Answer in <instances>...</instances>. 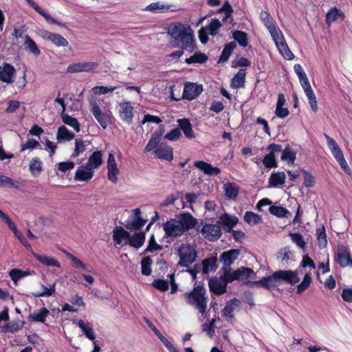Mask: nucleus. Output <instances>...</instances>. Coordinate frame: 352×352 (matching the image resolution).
<instances>
[{
	"instance_id": "obj_1",
	"label": "nucleus",
	"mask_w": 352,
	"mask_h": 352,
	"mask_svg": "<svg viewBox=\"0 0 352 352\" xmlns=\"http://www.w3.org/2000/svg\"><path fill=\"white\" fill-rule=\"evenodd\" d=\"M300 270H278L272 275L263 277L260 280H254L252 283L253 287H262L267 290H272L280 284L285 283L296 285L300 280L298 274Z\"/></svg>"
},
{
	"instance_id": "obj_2",
	"label": "nucleus",
	"mask_w": 352,
	"mask_h": 352,
	"mask_svg": "<svg viewBox=\"0 0 352 352\" xmlns=\"http://www.w3.org/2000/svg\"><path fill=\"white\" fill-rule=\"evenodd\" d=\"M168 33L175 46L190 52L195 49L193 31L190 25L181 23L172 24L168 29Z\"/></svg>"
},
{
	"instance_id": "obj_3",
	"label": "nucleus",
	"mask_w": 352,
	"mask_h": 352,
	"mask_svg": "<svg viewBox=\"0 0 352 352\" xmlns=\"http://www.w3.org/2000/svg\"><path fill=\"white\" fill-rule=\"evenodd\" d=\"M186 303L204 314L207 308L208 296L206 289L202 286H197L190 292L184 294Z\"/></svg>"
},
{
	"instance_id": "obj_4",
	"label": "nucleus",
	"mask_w": 352,
	"mask_h": 352,
	"mask_svg": "<svg viewBox=\"0 0 352 352\" xmlns=\"http://www.w3.org/2000/svg\"><path fill=\"white\" fill-rule=\"evenodd\" d=\"M277 48L283 56L287 60H292L294 57L287 45L283 34L280 28L275 25L268 30Z\"/></svg>"
},
{
	"instance_id": "obj_5",
	"label": "nucleus",
	"mask_w": 352,
	"mask_h": 352,
	"mask_svg": "<svg viewBox=\"0 0 352 352\" xmlns=\"http://www.w3.org/2000/svg\"><path fill=\"white\" fill-rule=\"evenodd\" d=\"M90 111L98 124L104 129H107L111 122V112L106 107L101 108L96 100L89 102Z\"/></svg>"
},
{
	"instance_id": "obj_6",
	"label": "nucleus",
	"mask_w": 352,
	"mask_h": 352,
	"mask_svg": "<svg viewBox=\"0 0 352 352\" xmlns=\"http://www.w3.org/2000/svg\"><path fill=\"white\" fill-rule=\"evenodd\" d=\"M178 255L179 256V265L183 267H189L196 260L197 252L194 245L183 243L178 248Z\"/></svg>"
},
{
	"instance_id": "obj_7",
	"label": "nucleus",
	"mask_w": 352,
	"mask_h": 352,
	"mask_svg": "<svg viewBox=\"0 0 352 352\" xmlns=\"http://www.w3.org/2000/svg\"><path fill=\"white\" fill-rule=\"evenodd\" d=\"M324 137L327 140L328 147L330 149L334 158L336 160L344 171L346 173H349L351 170L344 157L343 153L338 145L337 142L327 134H324Z\"/></svg>"
},
{
	"instance_id": "obj_8",
	"label": "nucleus",
	"mask_w": 352,
	"mask_h": 352,
	"mask_svg": "<svg viewBox=\"0 0 352 352\" xmlns=\"http://www.w3.org/2000/svg\"><path fill=\"white\" fill-rule=\"evenodd\" d=\"M163 228L166 236L177 237L183 234V227L177 219H172L163 224Z\"/></svg>"
},
{
	"instance_id": "obj_9",
	"label": "nucleus",
	"mask_w": 352,
	"mask_h": 352,
	"mask_svg": "<svg viewBox=\"0 0 352 352\" xmlns=\"http://www.w3.org/2000/svg\"><path fill=\"white\" fill-rule=\"evenodd\" d=\"M202 236L211 241L217 240L221 236V230L219 225L206 223L200 230Z\"/></svg>"
},
{
	"instance_id": "obj_10",
	"label": "nucleus",
	"mask_w": 352,
	"mask_h": 352,
	"mask_svg": "<svg viewBox=\"0 0 352 352\" xmlns=\"http://www.w3.org/2000/svg\"><path fill=\"white\" fill-rule=\"evenodd\" d=\"M98 63L96 62H79L74 63L69 65L67 67V72L69 73L76 72H90L98 67Z\"/></svg>"
},
{
	"instance_id": "obj_11",
	"label": "nucleus",
	"mask_w": 352,
	"mask_h": 352,
	"mask_svg": "<svg viewBox=\"0 0 352 352\" xmlns=\"http://www.w3.org/2000/svg\"><path fill=\"white\" fill-rule=\"evenodd\" d=\"M16 73L14 66L4 63L3 66H0V81L7 84L12 83L15 80Z\"/></svg>"
},
{
	"instance_id": "obj_12",
	"label": "nucleus",
	"mask_w": 352,
	"mask_h": 352,
	"mask_svg": "<svg viewBox=\"0 0 352 352\" xmlns=\"http://www.w3.org/2000/svg\"><path fill=\"white\" fill-rule=\"evenodd\" d=\"M228 283L221 278V274L218 277L211 278L208 282L210 291L215 295H221L226 292Z\"/></svg>"
},
{
	"instance_id": "obj_13",
	"label": "nucleus",
	"mask_w": 352,
	"mask_h": 352,
	"mask_svg": "<svg viewBox=\"0 0 352 352\" xmlns=\"http://www.w3.org/2000/svg\"><path fill=\"white\" fill-rule=\"evenodd\" d=\"M203 91L201 85L194 82H186L184 85L183 98L188 100L196 98Z\"/></svg>"
},
{
	"instance_id": "obj_14",
	"label": "nucleus",
	"mask_w": 352,
	"mask_h": 352,
	"mask_svg": "<svg viewBox=\"0 0 352 352\" xmlns=\"http://www.w3.org/2000/svg\"><path fill=\"white\" fill-rule=\"evenodd\" d=\"M40 35L43 38L50 40L57 47H67L69 45L67 40L60 34L50 32L47 30H41Z\"/></svg>"
},
{
	"instance_id": "obj_15",
	"label": "nucleus",
	"mask_w": 352,
	"mask_h": 352,
	"mask_svg": "<svg viewBox=\"0 0 352 352\" xmlns=\"http://www.w3.org/2000/svg\"><path fill=\"white\" fill-rule=\"evenodd\" d=\"M107 177L109 180H110L113 184H116L118 182V175L120 173V170L118 168L115 157L112 153H109L107 160Z\"/></svg>"
},
{
	"instance_id": "obj_16",
	"label": "nucleus",
	"mask_w": 352,
	"mask_h": 352,
	"mask_svg": "<svg viewBox=\"0 0 352 352\" xmlns=\"http://www.w3.org/2000/svg\"><path fill=\"white\" fill-rule=\"evenodd\" d=\"M155 156L162 160L170 162L173 159V151L171 146L166 143H160L154 151Z\"/></svg>"
},
{
	"instance_id": "obj_17",
	"label": "nucleus",
	"mask_w": 352,
	"mask_h": 352,
	"mask_svg": "<svg viewBox=\"0 0 352 352\" xmlns=\"http://www.w3.org/2000/svg\"><path fill=\"white\" fill-rule=\"evenodd\" d=\"M129 233L121 226H116L113 231V239L116 245H127Z\"/></svg>"
},
{
	"instance_id": "obj_18",
	"label": "nucleus",
	"mask_w": 352,
	"mask_h": 352,
	"mask_svg": "<svg viewBox=\"0 0 352 352\" xmlns=\"http://www.w3.org/2000/svg\"><path fill=\"white\" fill-rule=\"evenodd\" d=\"M237 274L239 276L238 280L252 287L251 283L253 281L250 280V279H253L256 277V273L253 270L249 267H240L237 269Z\"/></svg>"
},
{
	"instance_id": "obj_19",
	"label": "nucleus",
	"mask_w": 352,
	"mask_h": 352,
	"mask_svg": "<svg viewBox=\"0 0 352 352\" xmlns=\"http://www.w3.org/2000/svg\"><path fill=\"white\" fill-rule=\"evenodd\" d=\"M144 11L151 12L153 13H162L165 12H174L176 11L177 9L175 6L172 5H166L163 4L160 1L152 3L148 5L143 9Z\"/></svg>"
},
{
	"instance_id": "obj_20",
	"label": "nucleus",
	"mask_w": 352,
	"mask_h": 352,
	"mask_svg": "<svg viewBox=\"0 0 352 352\" xmlns=\"http://www.w3.org/2000/svg\"><path fill=\"white\" fill-rule=\"evenodd\" d=\"M134 214V218L132 220H128L126 228L129 230H138L142 228L144 224L146 223V221L144 220L141 218V210L139 208H135L133 210Z\"/></svg>"
},
{
	"instance_id": "obj_21",
	"label": "nucleus",
	"mask_w": 352,
	"mask_h": 352,
	"mask_svg": "<svg viewBox=\"0 0 352 352\" xmlns=\"http://www.w3.org/2000/svg\"><path fill=\"white\" fill-rule=\"evenodd\" d=\"M240 305V300L237 298H232L226 302V306L222 309V315L226 317L227 320H231L234 318V312Z\"/></svg>"
},
{
	"instance_id": "obj_22",
	"label": "nucleus",
	"mask_w": 352,
	"mask_h": 352,
	"mask_svg": "<svg viewBox=\"0 0 352 352\" xmlns=\"http://www.w3.org/2000/svg\"><path fill=\"white\" fill-rule=\"evenodd\" d=\"M94 170L87 164L80 166L76 171L75 179L81 182H87L93 177Z\"/></svg>"
},
{
	"instance_id": "obj_23",
	"label": "nucleus",
	"mask_w": 352,
	"mask_h": 352,
	"mask_svg": "<svg viewBox=\"0 0 352 352\" xmlns=\"http://www.w3.org/2000/svg\"><path fill=\"white\" fill-rule=\"evenodd\" d=\"M240 254L238 249H231L228 251L223 252L220 256V261L225 265L224 267H230L236 261Z\"/></svg>"
},
{
	"instance_id": "obj_24",
	"label": "nucleus",
	"mask_w": 352,
	"mask_h": 352,
	"mask_svg": "<svg viewBox=\"0 0 352 352\" xmlns=\"http://www.w3.org/2000/svg\"><path fill=\"white\" fill-rule=\"evenodd\" d=\"M335 259L342 267H345L352 263L349 252L343 247L338 248Z\"/></svg>"
},
{
	"instance_id": "obj_25",
	"label": "nucleus",
	"mask_w": 352,
	"mask_h": 352,
	"mask_svg": "<svg viewBox=\"0 0 352 352\" xmlns=\"http://www.w3.org/2000/svg\"><path fill=\"white\" fill-rule=\"evenodd\" d=\"M178 222L181 223L183 227V230H186L193 228L197 223V221L194 218L189 212H185L181 214L178 217Z\"/></svg>"
},
{
	"instance_id": "obj_26",
	"label": "nucleus",
	"mask_w": 352,
	"mask_h": 352,
	"mask_svg": "<svg viewBox=\"0 0 352 352\" xmlns=\"http://www.w3.org/2000/svg\"><path fill=\"white\" fill-rule=\"evenodd\" d=\"M25 1L34 10H36L38 13L43 16L49 23L57 24L63 27L65 26L63 23L58 22L57 20L51 16L47 12H45L43 8H41L38 5H37L34 1Z\"/></svg>"
},
{
	"instance_id": "obj_27",
	"label": "nucleus",
	"mask_w": 352,
	"mask_h": 352,
	"mask_svg": "<svg viewBox=\"0 0 352 352\" xmlns=\"http://www.w3.org/2000/svg\"><path fill=\"white\" fill-rule=\"evenodd\" d=\"M194 166L208 175H217L221 173V170L217 167H212L210 164L204 161H196Z\"/></svg>"
},
{
	"instance_id": "obj_28",
	"label": "nucleus",
	"mask_w": 352,
	"mask_h": 352,
	"mask_svg": "<svg viewBox=\"0 0 352 352\" xmlns=\"http://www.w3.org/2000/svg\"><path fill=\"white\" fill-rule=\"evenodd\" d=\"M133 108L129 102H124L120 104V115L124 121L131 123L133 120Z\"/></svg>"
},
{
	"instance_id": "obj_29",
	"label": "nucleus",
	"mask_w": 352,
	"mask_h": 352,
	"mask_svg": "<svg viewBox=\"0 0 352 352\" xmlns=\"http://www.w3.org/2000/svg\"><path fill=\"white\" fill-rule=\"evenodd\" d=\"M76 324L82 331L86 338L92 341L95 340L96 335L94 331L91 322L83 320H79Z\"/></svg>"
},
{
	"instance_id": "obj_30",
	"label": "nucleus",
	"mask_w": 352,
	"mask_h": 352,
	"mask_svg": "<svg viewBox=\"0 0 352 352\" xmlns=\"http://www.w3.org/2000/svg\"><path fill=\"white\" fill-rule=\"evenodd\" d=\"M177 123L186 138L192 140L195 138V133L192 130V126L190 121L186 118L178 119Z\"/></svg>"
},
{
	"instance_id": "obj_31",
	"label": "nucleus",
	"mask_w": 352,
	"mask_h": 352,
	"mask_svg": "<svg viewBox=\"0 0 352 352\" xmlns=\"http://www.w3.org/2000/svg\"><path fill=\"white\" fill-rule=\"evenodd\" d=\"M223 190L228 199L234 200L239 195V188L234 183L227 182L223 185Z\"/></svg>"
},
{
	"instance_id": "obj_32",
	"label": "nucleus",
	"mask_w": 352,
	"mask_h": 352,
	"mask_svg": "<svg viewBox=\"0 0 352 352\" xmlns=\"http://www.w3.org/2000/svg\"><path fill=\"white\" fill-rule=\"evenodd\" d=\"M238 221V218L235 216L223 214L219 217L217 223L218 224H221L229 230H231L236 225Z\"/></svg>"
},
{
	"instance_id": "obj_33",
	"label": "nucleus",
	"mask_w": 352,
	"mask_h": 352,
	"mask_svg": "<svg viewBox=\"0 0 352 352\" xmlns=\"http://www.w3.org/2000/svg\"><path fill=\"white\" fill-rule=\"evenodd\" d=\"M103 162L102 153L101 151H94L89 157L87 163L93 169L99 168Z\"/></svg>"
},
{
	"instance_id": "obj_34",
	"label": "nucleus",
	"mask_w": 352,
	"mask_h": 352,
	"mask_svg": "<svg viewBox=\"0 0 352 352\" xmlns=\"http://www.w3.org/2000/svg\"><path fill=\"white\" fill-rule=\"evenodd\" d=\"M344 17V13L337 8L336 7L331 8L326 14V23L328 25L337 21L338 19H343Z\"/></svg>"
},
{
	"instance_id": "obj_35",
	"label": "nucleus",
	"mask_w": 352,
	"mask_h": 352,
	"mask_svg": "<svg viewBox=\"0 0 352 352\" xmlns=\"http://www.w3.org/2000/svg\"><path fill=\"white\" fill-rule=\"evenodd\" d=\"M221 278H223L227 283L238 280L239 279L237 270H233L230 267H223L221 269Z\"/></svg>"
},
{
	"instance_id": "obj_36",
	"label": "nucleus",
	"mask_w": 352,
	"mask_h": 352,
	"mask_svg": "<svg viewBox=\"0 0 352 352\" xmlns=\"http://www.w3.org/2000/svg\"><path fill=\"white\" fill-rule=\"evenodd\" d=\"M145 241V234L143 232L135 233L133 235L129 234L128 244L131 246L138 249L141 248Z\"/></svg>"
},
{
	"instance_id": "obj_37",
	"label": "nucleus",
	"mask_w": 352,
	"mask_h": 352,
	"mask_svg": "<svg viewBox=\"0 0 352 352\" xmlns=\"http://www.w3.org/2000/svg\"><path fill=\"white\" fill-rule=\"evenodd\" d=\"M246 72L244 69H241L234 75L231 82V87L235 89L244 87Z\"/></svg>"
},
{
	"instance_id": "obj_38",
	"label": "nucleus",
	"mask_w": 352,
	"mask_h": 352,
	"mask_svg": "<svg viewBox=\"0 0 352 352\" xmlns=\"http://www.w3.org/2000/svg\"><path fill=\"white\" fill-rule=\"evenodd\" d=\"M74 136V133L69 131L65 126L58 127L56 135V139L58 142L72 140Z\"/></svg>"
},
{
	"instance_id": "obj_39",
	"label": "nucleus",
	"mask_w": 352,
	"mask_h": 352,
	"mask_svg": "<svg viewBox=\"0 0 352 352\" xmlns=\"http://www.w3.org/2000/svg\"><path fill=\"white\" fill-rule=\"evenodd\" d=\"M49 313V310L43 307L38 310V311H34L30 314L29 316V320L34 322H44Z\"/></svg>"
},
{
	"instance_id": "obj_40",
	"label": "nucleus",
	"mask_w": 352,
	"mask_h": 352,
	"mask_svg": "<svg viewBox=\"0 0 352 352\" xmlns=\"http://www.w3.org/2000/svg\"><path fill=\"white\" fill-rule=\"evenodd\" d=\"M162 133L161 132H155L152 134L151 139L149 140L148 142L147 143L144 151L146 152H149L151 151H155L156 148L160 144V141L162 138Z\"/></svg>"
},
{
	"instance_id": "obj_41",
	"label": "nucleus",
	"mask_w": 352,
	"mask_h": 352,
	"mask_svg": "<svg viewBox=\"0 0 352 352\" xmlns=\"http://www.w3.org/2000/svg\"><path fill=\"white\" fill-rule=\"evenodd\" d=\"M60 117L65 124L72 127L76 132L80 131V124L75 118L70 116L65 112H61Z\"/></svg>"
},
{
	"instance_id": "obj_42",
	"label": "nucleus",
	"mask_w": 352,
	"mask_h": 352,
	"mask_svg": "<svg viewBox=\"0 0 352 352\" xmlns=\"http://www.w3.org/2000/svg\"><path fill=\"white\" fill-rule=\"evenodd\" d=\"M24 38L25 48L34 55L36 56H38L41 53V51L33 39H32L28 35H25Z\"/></svg>"
},
{
	"instance_id": "obj_43",
	"label": "nucleus",
	"mask_w": 352,
	"mask_h": 352,
	"mask_svg": "<svg viewBox=\"0 0 352 352\" xmlns=\"http://www.w3.org/2000/svg\"><path fill=\"white\" fill-rule=\"evenodd\" d=\"M236 47V44L235 41L227 43L222 51L221 55L219 59V63L227 61Z\"/></svg>"
},
{
	"instance_id": "obj_44",
	"label": "nucleus",
	"mask_w": 352,
	"mask_h": 352,
	"mask_svg": "<svg viewBox=\"0 0 352 352\" xmlns=\"http://www.w3.org/2000/svg\"><path fill=\"white\" fill-rule=\"evenodd\" d=\"M269 210L271 214L278 217L289 218L292 217V213L282 206H272L270 207Z\"/></svg>"
},
{
	"instance_id": "obj_45",
	"label": "nucleus",
	"mask_w": 352,
	"mask_h": 352,
	"mask_svg": "<svg viewBox=\"0 0 352 352\" xmlns=\"http://www.w3.org/2000/svg\"><path fill=\"white\" fill-rule=\"evenodd\" d=\"M34 257L41 263L48 266L60 267V263L53 257L34 253Z\"/></svg>"
},
{
	"instance_id": "obj_46",
	"label": "nucleus",
	"mask_w": 352,
	"mask_h": 352,
	"mask_svg": "<svg viewBox=\"0 0 352 352\" xmlns=\"http://www.w3.org/2000/svg\"><path fill=\"white\" fill-rule=\"evenodd\" d=\"M281 160L287 162L289 164H293L296 160V152L289 146H287L282 149Z\"/></svg>"
},
{
	"instance_id": "obj_47",
	"label": "nucleus",
	"mask_w": 352,
	"mask_h": 352,
	"mask_svg": "<svg viewBox=\"0 0 352 352\" xmlns=\"http://www.w3.org/2000/svg\"><path fill=\"white\" fill-rule=\"evenodd\" d=\"M217 258L214 257H210L207 259H204L201 265L202 273L206 274L210 272L215 270L216 269Z\"/></svg>"
},
{
	"instance_id": "obj_48",
	"label": "nucleus",
	"mask_w": 352,
	"mask_h": 352,
	"mask_svg": "<svg viewBox=\"0 0 352 352\" xmlns=\"http://www.w3.org/2000/svg\"><path fill=\"white\" fill-rule=\"evenodd\" d=\"M42 291L36 292L33 294L34 297H48L51 296L52 294L55 293L56 291V284L53 283L52 285H50L49 287H46L44 285H41Z\"/></svg>"
},
{
	"instance_id": "obj_49",
	"label": "nucleus",
	"mask_w": 352,
	"mask_h": 352,
	"mask_svg": "<svg viewBox=\"0 0 352 352\" xmlns=\"http://www.w3.org/2000/svg\"><path fill=\"white\" fill-rule=\"evenodd\" d=\"M286 179L285 174L283 172H278L272 174L269 179V184L272 186H277L285 183Z\"/></svg>"
},
{
	"instance_id": "obj_50",
	"label": "nucleus",
	"mask_w": 352,
	"mask_h": 352,
	"mask_svg": "<svg viewBox=\"0 0 352 352\" xmlns=\"http://www.w3.org/2000/svg\"><path fill=\"white\" fill-rule=\"evenodd\" d=\"M311 280L312 278L311 274L309 272L305 273L303 280L300 284L297 285L296 293L300 294L307 289L311 283Z\"/></svg>"
},
{
	"instance_id": "obj_51",
	"label": "nucleus",
	"mask_w": 352,
	"mask_h": 352,
	"mask_svg": "<svg viewBox=\"0 0 352 352\" xmlns=\"http://www.w3.org/2000/svg\"><path fill=\"white\" fill-rule=\"evenodd\" d=\"M31 273L28 271H22L19 269H12L9 272V276L11 278L12 280L14 283L15 285H16V283L21 278L28 276L30 275Z\"/></svg>"
},
{
	"instance_id": "obj_52",
	"label": "nucleus",
	"mask_w": 352,
	"mask_h": 352,
	"mask_svg": "<svg viewBox=\"0 0 352 352\" xmlns=\"http://www.w3.org/2000/svg\"><path fill=\"white\" fill-rule=\"evenodd\" d=\"M245 221L251 225L254 226L258 224L261 221L260 215L250 211H247L244 215Z\"/></svg>"
},
{
	"instance_id": "obj_53",
	"label": "nucleus",
	"mask_w": 352,
	"mask_h": 352,
	"mask_svg": "<svg viewBox=\"0 0 352 352\" xmlns=\"http://www.w3.org/2000/svg\"><path fill=\"white\" fill-rule=\"evenodd\" d=\"M260 18L263 24L265 25V26L267 28V30L276 25V21L271 16L270 13L266 11H262L261 12Z\"/></svg>"
},
{
	"instance_id": "obj_54",
	"label": "nucleus",
	"mask_w": 352,
	"mask_h": 352,
	"mask_svg": "<svg viewBox=\"0 0 352 352\" xmlns=\"http://www.w3.org/2000/svg\"><path fill=\"white\" fill-rule=\"evenodd\" d=\"M232 36L234 41H237L241 46L245 47L248 45V36L244 32L239 30L234 31Z\"/></svg>"
},
{
	"instance_id": "obj_55",
	"label": "nucleus",
	"mask_w": 352,
	"mask_h": 352,
	"mask_svg": "<svg viewBox=\"0 0 352 352\" xmlns=\"http://www.w3.org/2000/svg\"><path fill=\"white\" fill-rule=\"evenodd\" d=\"M208 57L206 54L201 52H197L194 55L186 59V63L188 64L192 63H203L206 62Z\"/></svg>"
},
{
	"instance_id": "obj_56",
	"label": "nucleus",
	"mask_w": 352,
	"mask_h": 352,
	"mask_svg": "<svg viewBox=\"0 0 352 352\" xmlns=\"http://www.w3.org/2000/svg\"><path fill=\"white\" fill-rule=\"evenodd\" d=\"M317 240L320 248H325L327 244V236L324 226L317 229Z\"/></svg>"
},
{
	"instance_id": "obj_57",
	"label": "nucleus",
	"mask_w": 352,
	"mask_h": 352,
	"mask_svg": "<svg viewBox=\"0 0 352 352\" xmlns=\"http://www.w3.org/2000/svg\"><path fill=\"white\" fill-rule=\"evenodd\" d=\"M289 236H291L292 241L296 244V245L305 251L306 248V242L302 234L300 233H290Z\"/></svg>"
},
{
	"instance_id": "obj_58",
	"label": "nucleus",
	"mask_w": 352,
	"mask_h": 352,
	"mask_svg": "<svg viewBox=\"0 0 352 352\" xmlns=\"http://www.w3.org/2000/svg\"><path fill=\"white\" fill-rule=\"evenodd\" d=\"M221 26V23L217 19L211 20L210 23L205 28L208 31V33L212 36L217 34L219 29Z\"/></svg>"
},
{
	"instance_id": "obj_59",
	"label": "nucleus",
	"mask_w": 352,
	"mask_h": 352,
	"mask_svg": "<svg viewBox=\"0 0 352 352\" xmlns=\"http://www.w3.org/2000/svg\"><path fill=\"white\" fill-rule=\"evenodd\" d=\"M152 260L149 257L144 258L141 261L142 273L145 276H149L151 274Z\"/></svg>"
},
{
	"instance_id": "obj_60",
	"label": "nucleus",
	"mask_w": 352,
	"mask_h": 352,
	"mask_svg": "<svg viewBox=\"0 0 352 352\" xmlns=\"http://www.w3.org/2000/svg\"><path fill=\"white\" fill-rule=\"evenodd\" d=\"M309 100L311 109L316 112L318 110L317 99L312 89L305 92Z\"/></svg>"
},
{
	"instance_id": "obj_61",
	"label": "nucleus",
	"mask_w": 352,
	"mask_h": 352,
	"mask_svg": "<svg viewBox=\"0 0 352 352\" xmlns=\"http://www.w3.org/2000/svg\"><path fill=\"white\" fill-rule=\"evenodd\" d=\"M86 146L84 141L76 139L75 141V149L72 154L73 157H77L85 151Z\"/></svg>"
},
{
	"instance_id": "obj_62",
	"label": "nucleus",
	"mask_w": 352,
	"mask_h": 352,
	"mask_svg": "<svg viewBox=\"0 0 352 352\" xmlns=\"http://www.w3.org/2000/svg\"><path fill=\"white\" fill-rule=\"evenodd\" d=\"M30 169L34 174L36 172L39 173L42 170V162L38 158H33L30 163Z\"/></svg>"
},
{
	"instance_id": "obj_63",
	"label": "nucleus",
	"mask_w": 352,
	"mask_h": 352,
	"mask_svg": "<svg viewBox=\"0 0 352 352\" xmlns=\"http://www.w3.org/2000/svg\"><path fill=\"white\" fill-rule=\"evenodd\" d=\"M23 322L20 321H12L8 323L6 326V331L8 332L14 333L23 327Z\"/></svg>"
},
{
	"instance_id": "obj_64",
	"label": "nucleus",
	"mask_w": 352,
	"mask_h": 352,
	"mask_svg": "<svg viewBox=\"0 0 352 352\" xmlns=\"http://www.w3.org/2000/svg\"><path fill=\"white\" fill-rule=\"evenodd\" d=\"M181 136L182 133L180 131V129L178 128H175L172 129L169 133H166L164 136V138L170 141H176L179 140Z\"/></svg>"
}]
</instances>
